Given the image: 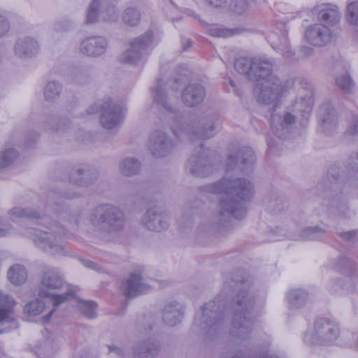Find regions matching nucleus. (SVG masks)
<instances>
[{
  "mask_svg": "<svg viewBox=\"0 0 358 358\" xmlns=\"http://www.w3.org/2000/svg\"><path fill=\"white\" fill-rule=\"evenodd\" d=\"M355 343H356L357 346L358 347V334H357V336L356 337Z\"/></svg>",
  "mask_w": 358,
  "mask_h": 358,
  "instance_id": "4d7b16f0",
  "label": "nucleus"
},
{
  "mask_svg": "<svg viewBox=\"0 0 358 358\" xmlns=\"http://www.w3.org/2000/svg\"><path fill=\"white\" fill-rule=\"evenodd\" d=\"M19 156L18 151L13 148H6L0 152V169L13 163Z\"/></svg>",
  "mask_w": 358,
  "mask_h": 358,
  "instance_id": "f704fd0d",
  "label": "nucleus"
},
{
  "mask_svg": "<svg viewBox=\"0 0 358 358\" xmlns=\"http://www.w3.org/2000/svg\"><path fill=\"white\" fill-rule=\"evenodd\" d=\"M73 198H74V196H66V199H72Z\"/></svg>",
  "mask_w": 358,
  "mask_h": 358,
  "instance_id": "bf43d9fd",
  "label": "nucleus"
},
{
  "mask_svg": "<svg viewBox=\"0 0 358 358\" xmlns=\"http://www.w3.org/2000/svg\"><path fill=\"white\" fill-rule=\"evenodd\" d=\"M140 169V162L134 157L125 158L120 163V172L125 176L136 175L139 173Z\"/></svg>",
  "mask_w": 358,
  "mask_h": 358,
  "instance_id": "c756f323",
  "label": "nucleus"
},
{
  "mask_svg": "<svg viewBox=\"0 0 358 358\" xmlns=\"http://www.w3.org/2000/svg\"><path fill=\"white\" fill-rule=\"evenodd\" d=\"M29 234L39 249L53 256H62L66 254V248L61 243V234L37 229H29Z\"/></svg>",
  "mask_w": 358,
  "mask_h": 358,
  "instance_id": "6e6552de",
  "label": "nucleus"
},
{
  "mask_svg": "<svg viewBox=\"0 0 358 358\" xmlns=\"http://www.w3.org/2000/svg\"><path fill=\"white\" fill-rule=\"evenodd\" d=\"M148 147L152 154L157 157L167 155L173 149V143L162 131H156L151 134Z\"/></svg>",
  "mask_w": 358,
  "mask_h": 358,
  "instance_id": "dca6fc26",
  "label": "nucleus"
},
{
  "mask_svg": "<svg viewBox=\"0 0 358 358\" xmlns=\"http://www.w3.org/2000/svg\"><path fill=\"white\" fill-rule=\"evenodd\" d=\"M10 29V24L7 19L0 15V37L6 34Z\"/></svg>",
  "mask_w": 358,
  "mask_h": 358,
  "instance_id": "09e8293b",
  "label": "nucleus"
},
{
  "mask_svg": "<svg viewBox=\"0 0 358 358\" xmlns=\"http://www.w3.org/2000/svg\"><path fill=\"white\" fill-rule=\"evenodd\" d=\"M250 279L227 280L221 294L206 303L194 319V326L205 341L220 338L225 332L224 313L227 298L238 292L233 300L234 316L229 334L240 341L243 346L249 345L254 326L250 310L255 304L254 293L251 290Z\"/></svg>",
  "mask_w": 358,
  "mask_h": 358,
  "instance_id": "f257e3e1",
  "label": "nucleus"
},
{
  "mask_svg": "<svg viewBox=\"0 0 358 358\" xmlns=\"http://www.w3.org/2000/svg\"><path fill=\"white\" fill-rule=\"evenodd\" d=\"M255 161L254 152L250 148H243L236 154H230L227 159V171L224 176L208 185L206 192L213 194H224L236 199L246 200L255 193L252 184L238 177L239 171H250Z\"/></svg>",
  "mask_w": 358,
  "mask_h": 358,
  "instance_id": "7ed1b4c3",
  "label": "nucleus"
},
{
  "mask_svg": "<svg viewBox=\"0 0 358 358\" xmlns=\"http://www.w3.org/2000/svg\"><path fill=\"white\" fill-rule=\"evenodd\" d=\"M154 34L152 31H148L143 35L130 42V48L122 55V60L127 63H134L141 56V52L150 47L154 43Z\"/></svg>",
  "mask_w": 358,
  "mask_h": 358,
  "instance_id": "ddd939ff",
  "label": "nucleus"
},
{
  "mask_svg": "<svg viewBox=\"0 0 358 358\" xmlns=\"http://www.w3.org/2000/svg\"><path fill=\"white\" fill-rule=\"evenodd\" d=\"M184 310L185 307L182 303L177 301L170 302L163 309V321L166 324L174 327L181 322Z\"/></svg>",
  "mask_w": 358,
  "mask_h": 358,
  "instance_id": "aec40b11",
  "label": "nucleus"
},
{
  "mask_svg": "<svg viewBox=\"0 0 358 358\" xmlns=\"http://www.w3.org/2000/svg\"><path fill=\"white\" fill-rule=\"evenodd\" d=\"M326 232V227H309L303 229L300 236L304 241L317 240L321 238Z\"/></svg>",
  "mask_w": 358,
  "mask_h": 358,
  "instance_id": "72a5a7b5",
  "label": "nucleus"
},
{
  "mask_svg": "<svg viewBox=\"0 0 358 358\" xmlns=\"http://www.w3.org/2000/svg\"><path fill=\"white\" fill-rule=\"evenodd\" d=\"M101 116L100 121L102 126L111 129L117 127L122 121L124 114V107L110 98L106 99L101 104H99Z\"/></svg>",
  "mask_w": 358,
  "mask_h": 358,
  "instance_id": "9d476101",
  "label": "nucleus"
},
{
  "mask_svg": "<svg viewBox=\"0 0 358 358\" xmlns=\"http://www.w3.org/2000/svg\"><path fill=\"white\" fill-rule=\"evenodd\" d=\"M153 96L155 102L158 104H161L163 107L166 108L168 110H171V108L168 106L166 103V97L164 99V83H161V81H158L157 84V87L155 90H153Z\"/></svg>",
  "mask_w": 358,
  "mask_h": 358,
  "instance_id": "79ce46f5",
  "label": "nucleus"
},
{
  "mask_svg": "<svg viewBox=\"0 0 358 358\" xmlns=\"http://www.w3.org/2000/svg\"><path fill=\"white\" fill-rule=\"evenodd\" d=\"M117 18V12L113 6L104 8L100 0H93L87 10L86 20L88 23L95 22L100 19L104 21H113Z\"/></svg>",
  "mask_w": 358,
  "mask_h": 358,
  "instance_id": "4468645a",
  "label": "nucleus"
},
{
  "mask_svg": "<svg viewBox=\"0 0 358 358\" xmlns=\"http://www.w3.org/2000/svg\"><path fill=\"white\" fill-rule=\"evenodd\" d=\"M336 85L343 93H351L355 88V82L347 73H343L336 77Z\"/></svg>",
  "mask_w": 358,
  "mask_h": 358,
  "instance_id": "2f4dec72",
  "label": "nucleus"
},
{
  "mask_svg": "<svg viewBox=\"0 0 358 358\" xmlns=\"http://www.w3.org/2000/svg\"><path fill=\"white\" fill-rule=\"evenodd\" d=\"M108 47L106 39L101 36L85 38L80 44V51L88 56H99L105 53Z\"/></svg>",
  "mask_w": 358,
  "mask_h": 358,
  "instance_id": "a211bd4d",
  "label": "nucleus"
},
{
  "mask_svg": "<svg viewBox=\"0 0 358 358\" xmlns=\"http://www.w3.org/2000/svg\"><path fill=\"white\" fill-rule=\"evenodd\" d=\"M41 284L48 289L56 290L64 289L65 290V292L62 294H51L50 292L43 289L40 290L38 293L39 296L50 298L54 306V309L50 311L48 315L44 317L45 322H48L50 321L51 315L57 307L74 299L75 292L70 285L64 281L59 270L57 268H48L43 272Z\"/></svg>",
  "mask_w": 358,
  "mask_h": 358,
  "instance_id": "39448f33",
  "label": "nucleus"
},
{
  "mask_svg": "<svg viewBox=\"0 0 358 358\" xmlns=\"http://www.w3.org/2000/svg\"><path fill=\"white\" fill-rule=\"evenodd\" d=\"M188 225H189V227H191V226H192V222H191L190 220H189V221H188Z\"/></svg>",
  "mask_w": 358,
  "mask_h": 358,
  "instance_id": "052dcab7",
  "label": "nucleus"
},
{
  "mask_svg": "<svg viewBox=\"0 0 358 358\" xmlns=\"http://www.w3.org/2000/svg\"><path fill=\"white\" fill-rule=\"evenodd\" d=\"M320 115L323 116L322 127L324 131L329 133L337 125V117L334 107L330 103L323 104L320 109Z\"/></svg>",
  "mask_w": 358,
  "mask_h": 358,
  "instance_id": "bb28decb",
  "label": "nucleus"
},
{
  "mask_svg": "<svg viewBox=\"0 0 358 358\" xmlns=\"http://www.w3.org/2000/svg\"><path fill=\"white\" fill-rule=\"evenodd\" d=\"M247 212L245 203H220L217 214L219 230L229 228L232 225V218L241 220L245 217Z\"/></svg>",
  "mask_w": 358,
  "mask_h": 358,
  "instance_id": "1a4fd4ad",
  "label": "nucleus"
},
{
  "mask_svg": "<svg viewBox=\"0 0 358 358\" xmlns=\"http://www.w3.org/2000/svg\"><path fill=\"white\" fill-rule=\"evenodd\" d=\"M319 17L327 24L334 25L339 21L341 14L337 6L327 5L320 11Z\"/></svg>",
  "mask_w": 358,
  "mask_h": 358,
  "instance_id": "c85d7f7f",
  "label": "nucleus"
},
{
  "mask_svg": "<svg viewBox=\"0 0 358 358\" xmlns=\"http://www.w3.org/2000/svg\"><path fill=\"white\" fill-rule=\"evenodd\" d=\"M19 156L18 151L13 148H6L0 152V169L13 163Z\"/></svg>",
  "mask_w": 358,
  "mask_h": 358,
  "instance_id": "c9c22d12",
  "label": "nucleus"
},
{
  "mask_svg": "<svg viewBox=\"0 0 358 358\" xmlns=\"http://www.w3.org/2000/svg\"><path fill=\"white\" fill-rule=\"evenodd\" d=\"M62 92V86L55 81L49 82L44 89L45 99L48 101L54 100L57 98Z\"/></svg>",
  "mask_w": 358,
  "mask_h": 358,
  "instance_id": "ea45409f",
  "label": "nucleus"
},
{
  "mask_svg": "<svg viewBox=\"0 0 358 358\" xmlns=\"http://www.w3.org/2000/svg\"><path fill=\"white\" fill-rule=\"evenodd\" d=\"M141 13L135 8H127L122 13L124 22L129 26H135L138 24L141 20Z\"/></svg>",
  "mask_w": 358,
  "mask_h": 358,
  "instance_id": "4c0bfd02",
  "label": "nucleus"
},
{
  "mask_svg": "<svg viewBox=\"0 0 358 358\" xmlns=\"http://www.w3.org/2000/svg\"><path fill=\"white\" fill-rule=\"evenodd\" d=\"M208 33L210 36L220 38H227L234 34V31L232 30L218 27H212L209 28Z\"/></svg>",
  "mask_w": 358,
  "mask_h": 358,
  "instance_id": "a18cd8bd",
  "label": "nucleus"
},
{
  "mask_svg": "<svg viewBox=\"0 0 358 358\" xmlns=\"http://www.w3.org/2000/svg\"><path fill=\"white\" fill-rule=\"evenodd\" d=\"M45 309V303L36 299L27 303L24 308V313L27 317H34L41 314Z\"/></svg>",
  "mask_w": 358,
  "mask_h": 358,
  "instance_id": "e433bc0d",
  "label": "nucleus"
},
{
  "mask_svg": "<svg viewBox=\"0 0 358 358\" xmlns=\"http://www.w3.org/2000/svg\"><path fill=\"white\" fill-rule=\"evenodd\" d=\"M353 128H350L348 130V132L351 134H355L358 133V119L355 120V122H353V124L352 126Z\"/></svg>",
  "mask_w": 358,
  "mask_h": 358,
  "instance_id": "3c124183",
  "label": "nucleus"
},
{
  "mask_svg": "<svg viewBox=\"0 0 358 358\" xmlns=\"http://www.w3.org/2000/svg\"><path fill=\"white\" fill-rule=\"evenodd\" d=\"M347 19L350 24H358V1L349 3Z\"/></svg>",
  "mask_w": 358,
  "mask_h": 358,
  "instance_id": "c03bdc74",
  "label": "nucleus"
},
{
  "mask_svg": "<svg viewBox=\"0 0 358 358\" xmlns=\"http://www.w3.org/2000/svg\"><path fill=\"white\" fill-rule=\"evenodd\" d=\"M8 276L11 283L21 285L27 279V273L24 266L20 264L13 266L8 271Z\"/></svg>",
  "mask_w": 358,
  "mask_h": 358,
  "instance_id": "7c9ffc66",
  "label": "nucleus"
},
{
  "mask_svg": "<svg viewBox=\"0 0 358 358\" xmlns=\"http://www.w3.org/2000/svg\"><path fill=\"white\" fill-rule=\"evenodd\" d=\"M341 236L345 239H350L355 236V233L352 231L345 232L341 234Z\"/></svg>",
  "mask_w": 358,
  "mask_h": 358,
  "instance_id": "864d4df0",
  "label": "nucleus"
},
{
  "mask_svg": "<svg viewBox=\"0 0 358 358\" xmlns=\"http://www.w3.org/2000/svg\"><path fill=\"white\" fill-rule=\"evenodd\" d=\"M149 289L150 285L143 281L140 275L135 273H131L121 286L122 294L127 298L144 294Z\"/></svg>",
  "mask_w": 358,
  "mask_h": 358,
  "instance_id": "f3484780",
  "label": "nucleus"
},
{
  "mask_svg": "<svg viewBox=\"0 0 358 358\" xmlns=\"http://www.w3.org/2000/svg\"><path fill=\"white\" fill-rule=\"evenodd\" d=\"M159 351V343L153 339L139 342L133 349L134 358H155L158 355Z\"/></svg>",
  "mask_w": 358,
  "mask_h": 358,
  "instance_id": "412c9836",
  "label": "nucleus"
},
{
  "mask_svg": "<svg viewBox=\"0 0 358 358\" xmlns=\"http://www.w3.org/2000/svg\"><path fill=\"white\" fill-rule=\"evenodd\" d=\"M109 352L114 353L117 356L122 358H127L126 349L122 347L116 345H108Z\"/></svg>",
  "mask_w": 358,
  "mask_h": 358,
  "instance_id": "de8ad7c7",
  "label": "nucleus"
},
{
  "mask_svg": "<svg viewBox=\"0 0 358 358\" xmlns=\"http://www.w3.org/2000/svg\"><path fill=\"white\" fill-rule=\"evenodd\" d=\"M205 96L203 87L200 85H189L182 92V101L185 105L193 107L201 103Z\"/></svg>",
  "mask_w": 358,
  "mask_h": 358,
  "instance_id": "4be33fe9",
  "label": "nucleus"
},
{
  "mask_svg": "<svg viewBox=\"0 0 358 358\" xmlns=\"http://www.w3.org/2000/svg\"><path fill=\"white\" fill-rule=\"evenodd\" d=\"M9 215L10 217L15 218L39 219L41 217V215L37 210L20 206H16L10 209Z\"/></svg>",
  "mask_w": 358,
  "mask_h": 358,
  "instance_id": "473e14b6",
  "label": "nucleus"
},
{
  "mask_svg": "<svg viewBox=\"0 0 358 358\" xmlns=\"http://www.w3.org/2000/svg\"><path fill=\"white\" fill-rule=\"evenodd\" d=\"M229 83L230 85H231L232 87H235V84H234V82L233 80H230L229 81Z\"/></svg>",
  "mask_w": 358,
  "mask_h": 358,
  "instance_id": "6e6d98bb",
  "label": "nucleus"
},
{
  "mask_svg": "<svg viewBox=\"0 0 358 358\" xmlns=\"http://www.w3.org/2000/svg\"><path fill=\"white\" fill-rule=\"evenodd\" d=\"M15 305V302L12 297L0 294V324H10L9 328L15 324L13 313Z\"/></svg>",
  "mask_w": 358,
  "mask_h": 358,
  "instance_id": "b1692460",
  "label": "nucleus"
},
{
  "mask_svg": "<svg viewBox=\"0 0 358 358\" xmlns=\"http://www.w3.org/2000/svg\"><path fill=\"white\" fill-rule=\"evenodd\" d=\"M209 4L217 7L220 6L224 1V0H206Z\"/></svg>",
  "mask_w": 358,
  "mask_h": 358,
  "instance_id": "603ef678",
  "label": "nucleus"
},
{
  "mask_svg": "<svg viewBox=\"0 0 358 358\" xmlns=\"http://www.w3.org/2000/svg\"><path fill=\"white\" fill-rule=\"evenodd\" d=\"M305 36L307 41L315 46H323L334 39L331 29L321 24L310 26L306 29Z\"/></svg>",
  "mask_w": 358,
  "mask_h": 358,
  "instance_id": "2eb2a0df",
  "label": "nucleus"
},
{
  "mask_svg": "<svg viewBox=\"0 0 358 358\" xmlns=\"http://www.w3.org/2000/svg\"><path fill=\"white\" fill-rule=\"evenodd\" d=\"M254 95L258 102L271 106L273 111L278 112L271 115V124L274 134L279 138H283L289 132L294 122V117L285 109L282 110L279 104L287 92L297 95V99L293 107L294 110L302 113L303 116L308 115L313 104V94L311 85L301 78L288 80L283 85L272 73L264 75L259 80L255 81Z\"/></svg>",
  "mask_w": 358,
  "mask_h": 358,
  "instance_id": "f03ea898",
  "label": "nucleus"
},
{
  "mask_svg": "<svg viewBox=\"0 0 358 358\" xmlns=\"http://www.w3.org/2000/svg\"><path fill=\"white\" fill-rule=\"evenodd\" d=\"M187 167L192 173L198 176H206L210 169L206 154L203 152L198 157H192L189 160Z\"/></svg>",
  "mask_w": 358,
  "mask_h": 358,
  "instance_id": "cd10ccee",
  "label": "nucleus"
},
{
  "mask_svg": "<svg viewBox=\"0 0 358 358\" xmlns=\"http://www.w3.org/2000/svg\"><path fill=\"white\" fill-rule=\"evenodd\" d=\"M245 351L240 348L234 350L230 355V358H245ZM259 358H278V356L274 355H263Z\"/></svg>",
  "mask_w": 358,
  "mask_h": 358,
  "instance_id": "49530a36",
  "label": "nucleus"
},
{
  "mask_svg": "<svg viewBox=\"0 0 358 358\" xmlns=\"http://www.w3.org/2000/svg\"><path fill=\"white\" fill-rule=\"evenodd\" d=\"M89 171L78 170L72 174V176H71V180L80 186H83L87 185L89 183Z\"/></svg>",
  "mask_w": 358,
  "mask_h": 358,
  "instance_id": "37998d69",
  "label": "nucleus"
},
{
  "mask_svg": "<svg viewBox=\"0 0 358 358\" xmlns=\"http://www.w3.org/2000/svg\"><path fill=\"white\" fill-rule=\"evenodd\" d=\"M355 282L356 278L350 268L343 277L332 282L329 289L333 294H348L354 291Z\"/></svg>",
  "mask_w": 358,
  "mask_h": 358,
  "instance_id": "6ab92c4d",
  "label": "nucleus"
},
{
  "mask_svg": "<svg viewBox=\"0 0 358 358\" xmlns=\"http://www.w3.org/2000/svg\"><path fill=\"white\" fill-rule=\"evenodd\" d=\"M140 222L143 227L152 231L160 232L169 227V216L157 207L148 208Z\"/></svg>",
  "mask_w": 358,
  "mask_h": 358,
  "instance_id": "9b49d317",
  "label": "nucleus"
},
{
  "mask_svg": "<svg viewBox=\"0 0 358 358\" xmlns=\"http://www.w3.org/2000/svg\"><path fill=\"white\" fill-rule=\"evenodd\" d=\"M268 39L274 49L283 50L287 48L288 40L285 34H282L280 37L275 34H271L268 36Z\"/></svg>",
  "mask_w": 358,
  "mask_h": 358,
  "instance_id": "a19ab883",
  "label": "nucleus"
},
{
  "mask_svg": "<svg viewBox=\"0 0 358 358\" xmlns=\"http://www.w3.org/2000/svg\"><path fill=\"white\" fill-rule=\"evenodd\" d=\"M81 262L87 268H92L96 271L99 270V266L93 262H91L87 259H82Z\"/></svg>",
  "mask_w": 358,
  "mask_h": 358,
  "instance_id": "8fccbe9b",
  "label": "nucleus"
},
{
  "mask_svg": "<svg viewBox=\"0 0 358 358\" xmlns=\"http://www.w3.org/2000/svg\"><path fill=\"white\" fill-rule=\"evenodd\" d=\"M338 336L339 328L336 322L326 318H318L313 328L305 334L304 342L308 345H324L335 341Z\"/></svg>",
  "mask_w": 358,
  "mask_h": 358,
  "instance_id": "423d86ee",
  "label": "nucleus"
},
{
  "mask_svg": "<svg viewBox=\"0 0 358 358\" xmlns=\"http://www.w3.org/2000/svg\"><path fill=\"white\" fill-rule=\"evenodd\" d=\"M235 69L238 72L245 75L251 80H259L264 74L272 71V61L260 57H242L236 60Z\"/></svg>",
  "mask_w": 358,
  "mask_h": 358,
  "instance_id": "0eeeda50",
  "label": "nucleus"
},
{
  "mask_svg": "<svg viewBox=\"0 0 358 358\" xmlns=\"http://www.w3.org/2000/svg\"><path fill=\"white\" fill-rule=\"evenodd\" d=\"M97 108H98V107H97V106H96H96H92V107H90V108L88 109V110H87L88 113H93L96 112V111L97 110Z\"/></svg>",
  "mask_w": 358,
  "mask_h": 358,
  "instance_id": "5fc2aeb1",
  "label": "nucleus"
},
{
  "mask_svg": "<svg viewBox=\"0 0 358 358\" xmlns=\"http://www.w3.org/2000/svg\"><path fill=\"white\" fill-rule=\"evenodd\" d=\"M201 127L198 131H192V127L186 125V122L178 121L174 123L172 130L173 133L178 138H184L187 136L189 139H192L194 136L201 138H208L214 135L215 129V123L210 119L206 123L202 122Z\"/></svg>",
  "mask_w": 358,
  "mask_h": 358,
  "instance_id": "f8f14e48",
  "label": "nucleus"
},
{
  "mask_svg": "<svg viewBox=\"0 0 358 358\" xmlns=\"http://www.w3.org/2000/svg\"><path fill=\"white\" fill-rule=\"evenodd\" d=\"M58 350V343L52 336L38 341L34 348L38 358H54Z\"/></svg>",
  "mask_w": 358,
  "mask_h": 358,
  "instance_id": "393cba45",
  "label": "nucleus"
},
{
  "mask_svg": "<svg viewBox=\"0 0 358 358\" xmlns=\"http://www.w3.org/2000/svg\"><path fill=\"white\" fill-rule=\"evenodd\" d=\"M348 67H349V64H345L344 65V68H345V69H347Z\"/></svg>",
  "mask_w": 358,
  "mask_h": 358,
  "instance_id": "13d9d810",
  "label": "nucleus"
},
{
  "mask_svg": "<svg viewBox=\"0 0 358 358\" xmlns=\"http://www.w3.org/2000/svg\"><path fill=\"white\" fill-rule=\"evenodd\" d=\"M278 358H280V357H278Z\"/></svg>",
  "mask_w": 358,
  "mask_h": 358,
  "instance_id": "680f3d73",
  "label": "nucleus"
},
{
  "mask_svg": "<svg viewBox=\"0 0 358 358\" xmlns=\"http://www.w3.org/2000/svg\"><path fill=\"white\" fill-rule=\"evenodd\" d=\"M78 308L87 317L94 318L96 315V305L93 301H87L80 299L77 300Z\"/></svg>",
  "mask_w": 358,
  "mask_h": 358,
  "instance_id": "58836bf2",
  "label": "nucleus"
},
{
  "mask_svg": "<svg viewBox=\"0 0 358 358\" xmlns=\"http://www.w3.org/2000/svg\"><path fill=\"white\" fill-rule=\"evenodd\" d=\"M308 291L301 288L291 289L286 295L287 308L290 310H296L303 308L308 303Z\"/></svg>",
  "mask_w": 358,
  "mask_h": 358,
  "instance_id": "5701e85b",
  "label": "nucleus"
},
{
  "mask_svg": "<svg viewBox=\"0 0 358 358\" xmlns=\"http://www.w3.org/2000/svg\"><path fill=\"white\" fill-rule=\"evenodd\" d=\"M89 219L91 224L106 240L115 237L124 228L126 221L124 212L108 203L99 205L92 210Z\"/></svg>",
  "mask_w": 358,
  "mask_h": 358,
  "instance_id": "20e7f679",
  "label": "nucleus"
},
{
  "mask_svg": "<svg viewBox=\"0 0 358 358\" xmlns=\"http://www.w3.org/2000/svg\"><path fill=\"white\" fill-rule=\"evenodd\" d=\"M38 50V44L36 40L30 37L20 38L15 45V53L20 57H31Z\"/></svg>",
  "mask_w": 358,
  "mask_h": 358,
  "instance_id": "a878e982",
  "label": "nucleus"
}]
</instances>
